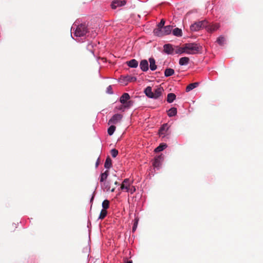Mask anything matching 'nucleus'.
I'll return each instance as SVG.
<instances>
[{"label":"nucleus","mask_w":263,"mask_h":263,"mask_svg":"<svg viewBox=\"0 0 263 263\" xmlns=\"http://www.w3.org/2000/svg\"><path fill=\"white\" fill-rule=\"evenodd\" d=\"M176 49L175 50L174 53L176 54H182L183 53H185V50L184 47V44L182 47H180L178 46H176Z\"/></svg>","instance_id":"412c9836"},{"label":"nucleus","mask_w":263,"mask_h":263,"mask_svg":"<svg viewBox=\"0 0 263 263\" xmlns=\"http://www.w3.org/2000/svg\"><path fill=\"white\" fill-rule=\"evenodd\" d=\"M135 191L136 189L134 186H133L131 189L129 188V191L128 192H130L131 194H133Z\"/></svg>","instance_id":"4c0bfd02"},{"label":"nucleus","mask_w":263,"mask_h":263,"mask_svg":"<svg viewBox=\"0 0 263 263\" xmlns=\"http://www.w3.org/2000/svg\"><path fill=\"white\" fill-rule=\"evenodd\" d=\"M185 53L189 54H194L199 51V46L196 43H186L184 44Z\"/></svg>","instance_id":"f03ea898"},{"label":"nucleus","mask_w":263,"mask_h":263,"mask_svg":"<svg viewBox=\"0 0 263 263\" xmlns=\"http://www.w3.org/2000/svg\"><path fill=\"white\" fill-rule=\"evenodd\" d=\"M198 85H199V83L198 82H195V83L190 84L186 87V91L189 92V91L192 90L194 88L197 87L198 86Z\"/></svg>","instance_id":"4be33fe9"},{"label":"nucleus","mask_w":263,"mask_h":263,"mask_svg":"<svg viewBox=\"0 0 263 263\" xmlns=\"http://www.w3.org/2000/svg\"><path fill=\"white\" fill-rule=\"evenodd\" d=\"M163 51L168 54H172L174 53L175 49L173 48V45L167 44L163 46Z\"/></svg>","instance_id":"6e6552de"},{"label":"nucleus","mask_w":263,"mask_h":263,"mask_svg":"<svg viewBox=\"0 0 263 263\" xmlns=\"http://www.w3.org/2000/svg\"><path fill=\"white\" fill-rule=\"evenodd\" d=\"M173 26L171 25L166 26L164 27L157 28L154 30V33L155 35L162 36L168 35L171 33Z\"/></svg>","instance_id":"f257e3e1"},{"label":"nucleus","mask_w":263,"mask_h":263,"mask_svg":"<svg viewBox=\"0 0 263 263\" xmlns=\"http://www.w3.org/2000/svg\"><path fill=\"white\" fill-rule=\"evenodd\" d=\"M127 65L132 68H136L138 65V61L135 59H132L126 62Z\"/></svg>","instance_id":"a211bd4d"},{"label":"nucleus","mask_w":263,"mask_h":263,"mask_svg":"<svg viewBox=\"0 0 263 263\" xmlns=\"http://www.w3.org/2000/svg\"><path fill=\"white\" fill-rule=\"evenodd\" d=\"M107 212L105 209H102L100 212L99 218L100 219H103L107 215Z\"/></svg>","instance_id":"473e14b6"},{"label":"nucleus","mask_w":263,"mask_h":263,"mask_svg":"<svg viewBox=\"0 0 263 263\" xmlns=\"http://www.w3.org/2000/svg\"><path fill=\"white\" fill-rule=\"evenodd\" d=\"M90 54H91V55L92 57H93V55H93V52H92L91 51H90Z\"/></svg>","instance_id":"a19ab883"},{"label":"nucleus","mask_w":263,"mask_h":263,"mask_svg":"<svg viewBox=\"0 0 263 263\" xmlns=\"http://www.w3.org/2000/svg\"><path fill=\"white\" fill-rule=\"evenodd\" d=\"M163 89L161 87H158L153 92V99H158L162 94Z\"/></svg>","instance_id":"f8f14e48"},{"label":"nucleus","mask_w":263,"mask_h":263,"mask_svg":"<svg viewBox=\"0 0 263 263\" xmlns=\"http://www.w3.org/2000/svg\"><path fill=\"white\" fill-rule=\"evenodd\" d=\"M102 205L103 207V209H105V210H106L109 208V201L107 199L104 200L102 202Z\"/></svg>","instance_id":"2f4dec72"},{"label":"nucleus","mask_w":263,"mask_h":263,"mask_svg":"<svg viewBox=\"0 0 263 263\" xmlns=\"http://www.w3.org/2000/svg\"><path fill=\"white\" fill-rule=\"evenodd\" d=\"M132 183V182H131L129 179H125L121 184L120 189L125 190L126 192H128Z\"/></svg>","instance_id":"39448f33"},{"label":"nucleus","mask_w":263,"mask_h":263,"mask_svg":"<svg viewBox=\"0 0 263 263\" xmlns=\"http://www.w3.org/2000/svg\"><path fill=\"white\" fill-rule=\"evenodd\" d=\"M126 263H133L132 260L127 261Z\"/></svg>","instance_id":"c03bdc74"},{"label":"nucleus","mask_w":263,"mask_h":263,"mask_svg":"<svg viewBox=\"0 0 263 263\" xmlns=\"http://www.w3.org/2000/svg\"><path fill=\"white\" fill-rule=\"evenodd\" d=\"M140 67L143 71H146L148 70V63L146 60H142L140 63Z\"/></svg>","instance_id":"9d476101"},{"label":"nucleus","mask_w":263,"mask_h":263,"mask_svg":"<svg viewBox=\"0 0 263 263\" xmlns=\"http://www.w3.org/2000/svg\"><path fill=\"white\" fill-rule=\"evenodd\" d=\"M208 22L206 20L195 22L190 27L192 31H198L206 26Z\"/></svg>","instance_id":"20e7f679"},{"label":"nucleus","mask_w":263,"mask_h":263,"mask_svg":"<svg viewBox=\"0 0 263 263\" xmlns=\"http://www.w3.org/2000/svg\"><path fill=\"white\" fill-rule=\"evenodd\" d=\"M190 59L188 57H182L179 59V63L180 65H186L189 64Z\"/></svg>","instance_id":"aec40b11"},{"label":"nucleus","mask_w":263,"mask_h":263,"mask_svg":"<svg viewBox=\"0 0 263 263\" xmlns=\"http://www.w3.org/2000/svg\"><path fill=\"white\" fill-rule=\"evenodd\" d=\"M136 227H137V223H135L133 227V231H135L136 229Z\"/></svg>","instance_id":"58836bf2"},{"label":"nucleus","mask_w":263,"mask_h":263,"mask_svg":"<svg viewBox=\"0 0 263 263\" xmlns=\"http://www.w3.org/2000/svg\"><path fill=\"white\" fill-rule=\"evenodd\" d=\"M168 127L167 124L163 125V126L160 128L159 130V134L160 135H164L165 132L168 129Z\"/></svg>","instance_id":"bb28decb"},{"label":"nucleus","mask_w":263,"mask_h":263,"mask_svg":"<svg viewBox=\"0 0 263 263\" xmlns=\"http://www.w3.org/2000/svg\"><path fill=\"white\" fill-rule=\"evenodd\" d=\"M116 130V126L114 125H111L107 130L108 134L109 136L112 135Z\"/></svg>","instance_id":"72a5a7b5"},{"label":"nucleus","mask_w":263,"mask_h":263,"mask_svg":"<svg viewBox=\"0 0 263 263\" xmlns=\"http://www.w3.org/2000/svg\"><path fill=\"white\" fill-rule=\"evenodd\" d=\"M166 147H167V145L166 144H161L159 146H158L157 148H155V152H160L161 151H162Z\"/></svg>","instance_id":"c756f323"},{"label":"nucleus","mask_w":263,"mask_h":263,"mask_svg":"<svg viewBox=\"0 0 263 263\" xmlns=\"http://www.w3.org/2000/svg\"><path fill=\"white\" fill-rule=\"evenodd\" d=\"M99 164V159H98V160L96 162V167H97L98 166Z\"/></svg>","instance_id":"ea45409f"},{"label":"nucleus","mask_w":263,"mask_h":263,"mask_svg":"<svg viewBox=\"0 0 263 263\" xmlns=\"http://www.w3.org/2000/svg\"><path fill=\"white\" fill-rule=\"evenodd\" d=\"M107 92L108 93H110V94H112L113 93L112 91V88H111V86H109L107 88Z\"/></svg>","instance_id":"e433bc0d"},{"label":"nucleus","mask_w":263,"mask_h":263,"mask_svg":"<svg viewBox=\"0 0 263 263\" xmlns=\"http://www.w3.org/2000/svg\"><path fill=\"white\" fill-rule=\"evenodd\" d=\"M177 112V108L175 107H172L170 109L167 111V115L169 117H173L175 116Z\"/></svg>","instance_id":"393cba45"},{"label":"nucleus","mask_w":263,"mask_h":263,"mask_svg":"<svg viewBox=\"0 0 263 263\" xmlns=\"http://www.w3.org/2000/svg\"><path fill=\"white\" fill-rule=\"evenodd\" d=\"M124 80L126 82H134L136 80V78L134 77H131L130 76H127L123 78Z\"/></svg>","instance_id":"7c9ffc66"},{"label":"nucleus","mask_w":263,"mask_h":263,"mask_svg":"<svg viewBox=\"0 0 263 263\" xmlns=\"http://www.w3.org/2000/svg\"><path fill=\"white\" fill-rule=\"evenodd\" d=\"M115 188H112V189L110 190V191H111V192H114L115 191Z\"/></svg>","instance_id":"79ce46f5"},{"label":"nucleus","mask_w":263,"mask_h":263,"mask_svg":"<svg viewBox=\"0 0 263 263\" xmlns=\"http://www.w3.org/2000/svg\"><path fill=\"white\" fill-rule=\"evenodd\" d=\"M163 160V157L161 155H159L155 158V160L153 163V165L155 167H159L160 165L161 161Z\"/></svg>","instance_id":"9b49d317"},{"label":"nucleus","mask_w":263,"mask_h":263,"mask_svg":"<svg viewBox=\"0 0 263 263\" xmlns=\"http://www.w3.org/2000/svg\"><path fill=\"white\" fill-rule=\"evenodd\" d=\"M149 68L151 70L154 71L155 70L157 66L156 64L155 60L153 58H150L149 59Z\"/></svg>","instance_id":"f3484780"},{"label":"nucleus","mask_w":263,"mask_h":263,"mask_svg":"<svg viewBox=\"0 0 263 263\" xmlns=\"http://www.w3.org/2000/svg\"><path fill=\"white\" fill-rule=\"evenodd\" d=\"M176 99V95L173 93H170L167 96V101L171 103H172Z\"/></svg>","instance_id":"b1692460"},{"label":"nucleus","mask_w":263,"mask_h":263,"mask_svg":"<svg viewBox=\"0 0 263 263\" xmlns=\"http://www.w3.org/2000/svg\"><path fill=\"white\" fill-rule=\"evenodd\" d=\"M101 186L103 190L108 191L110 190V181H105L101 183Z\"/></svg>","instance_id":"4468645a"},{"label":"nucleus","mask_w":263,"mask_h":263,"mask_svg":"<svg viewBox=\"0 0 263 263\" xmlns=\"http://www.w3.org/2000/svg\"><path fill=\"white\" fill-rule=\"evenodd\" d=\"M88 32V29L85 24H81L78 25L75 30L74 34L76 36H84Z\"/></svg>","instance_id":"7ed1b4c3"},{"label":"nucleus","mask_w":263,"mask_h":263,"mask_svg":"<svg viewBox=\"0 0 263 263\" xmlns=\"http://www.w3.org/2000/svg\"><path fill=\"white\" fill-rule=\"evenodd\" d=\"M108 174L109 171L108 170H106L104 173L101 174L99 178L100 183L106 181V179L108 176Z\"/></svg>","instance_id":"dca6fc26"},{"label":"nucleus","mask_w":263,"mask_h":263,"mask_svg":"<svg viewBox=\"0 0 263 263\" xmlns=\"http://www.w3.org/2000/svg\"><path fill=\"white\" fill-rule=\"evenodd\" d=\"M115 183V184H116V185H118V184H119L118 182L117 181H116L115 182V183Z\"/></svg>","instance_id":"37998d69"},{"label":"nucleus","mask_w":263,"mask_h":263,"mask_svg":"<svg viewBox=\"0 0 263 263\" xmlns=\"http://www.w3.org/2000/svg\"><path fill=\"white\" fill-rule=\"evenodd\" d=\"M173 34L176 36H181L182 35V30L178 28H176L173 30Z\"/></svg>","instance_id":"5701e85b"},{"label":"nucleus","mask_w":263,"mask_h":263,"mask_svg":"<svg viewBox=\"0 0 263 263\" xmlns=\"http://www.w3.org/2000/svg\"><path fill=\"white\" fill-rule=\"evenodd\" d=\"M126 4V1L125 0H114L111 2V7L112 9H116L117 7L124 6Z\"/></svg>","instance_id":"0eeeda50"},{"label":"nucleus","mask_w":263,"mask_h":263,"mask_svg":"<svg viewBox=\"0 0 263 263\" xmlns=\"http://www.w3.org/2000/svg\"><path fill=\"white\" fill-rule=\"evenodd\" d=\"M130 96L128 93H124L120 97V101L123 104H126L130 101Z\"/></svg>","instance_id":"1a4fd4ad"},{"label":"nucleus","mask_w":263,"mask_h":263,"mask_svg":"<svg viewBox=\"0 0 263 263\" xmlns=\"http://www.w3.org/2000/svg\"><path fill=\"white\" fill-rule=\"evenodd\" d=\"M123 116L121 114H115L112 118L109 120L108 124H116L119 122L122 119Z\"/></svg>","instance_id":"423d86ee"},{"label":"nucleus","mask_w":263,"mask_h":263,"mask_svg":"<svg viewBox=\"0 0 263 263\" xmlns=\"http://www.w3.org/2000/svg\"><path fill=\"white\" fill-rule=\"evenodd\" d=\"M165 21L162 19L157 26V28L164 27Z\"/></svg>","instance_id":"c9c22d12"},{"label":"nucleus","mask_w":263,"mask_h":263,"mask_svg":"<svg viewBox=\"0 0 263 263\" xmlns=\"http://www.w3.org/2000/svg\"><path fill=\"white\" fill-rule=\"evenodd\" d=\"M144 92L147 97L150 98H153V92L152 88L150 86H147L144 90Z\"/></svg>","instance_id":"6ab92c4d"},{"label":"nucleus","mask_w":263,"mask_h":263,"mask_svg":"<svg viewBox=\"0 0 263 263\" xmlns=\"http://www.w3.org/2000/svg\"><path fill=\"white\" fill-rule=\"evenodd\" d=\"M112 157L115 158L118 154V151L116 149H112L110 151Z\"/></svg>","instance_id":"f704fd0d"},{"label":"nucleus","mask_w":263,"mask_h":263,"mask_svg":"<svg viewBox=\"0 0 263 263\" xmlns=\"http://www.w3.org/2000/svg\"><path fill=\"white\" fill-rule=\"evenodd\" d=\"M175 73L174 70L172 68H166L164 71V75L165 77H168L173 75Z\"/></svg>","instance_id":"a878e982"},{"label":"nucleus","mask_w":263,"mask_h":263,"mask_svg":"<svg viewBox=\"0 0 263 263\" xmlns=\"http://www.w3.org/2000/svg\"><path fill=\"white\" fill-rule=\"evenodd\" d=\"M216 42L219 45L222 46L224 45L226 39L223 36H220L217 38Z\"/></svg>","instance_id":"c85d7f7f"},{"label":"nucleus","mask_w":263,"mask_h":263,"mask_svg":"<svg viewBox=\"0 0 263 263\" xmlns=\"http://www.w3.org/2000/svg\"><path fill=\"white\" fill-rule=\"evenodd\" d=\"M112 165V161L111 159L108 157L105 162L104 167L106 168L109 169Z\"/></svg>","instance_id":"cd10ccee"},{"label":"nucleus","mask_w":263,"mask_h":263,"mask_svg":"<svg viewBox=\"0 0 263 263\" xmlns=\"http://www.w3.org/2000/svg\"><path fill=\"white\" fill-rule=\"evenodd\" d=\"M133 101H130L126 104H122L118 107V109L124 111L125 109L129 108L130 106H132L133 105Z\"/></svg>","instance_id":"2eb2a0df"},{"label":"nucleus","mask_w":263,"mask_h":263,"mask_svg":"<svg viewBox=\"0 0 263 263\" xmlns=\"http://www.w3.org/2000/svg\"><path fill=\"white\" fill-rule=\"evenodd\" d=\"M219 27V25L218 24H212V25H206L205 28H207V30L209 32H213L217 30Z\"/></svg>","instance_id":"ddd939ff"}]
</instances>
